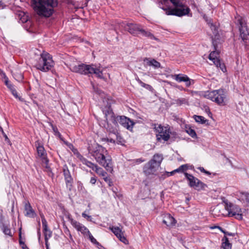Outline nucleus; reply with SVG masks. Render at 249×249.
I'll return each instance as SVG.
<instances>
[{
    "label": "nucleus",
    "instance_id": "27",
    "mask_svg": "<svg viewBox=\"0 0 249 249\" xmlns=\"http://www.w3.org/2000/svg\"><path fill=\"white\" fill-rule=\"evenodd\" d=\"M221 248L222 249H231L232 245L226 236H224L222 239Z\"/></svg>",
    "mask_w": 249,
    "mask_h": 249
},
{
    "label": "nucleus",
    "instance_id": "56",
    "mask_svg": "<svg viewBox=\"0 0 249 249\" xmlns=\"http://www.w3.org/2000/svg\"><path fill=\"white\" fill-rule=\"evenodd\" d=\"M75 149L74 148L72 150V151H73L74 154H75V153H76V151H75Z\"/></svg>",
    "mask_w": 249,
    "mask_h": 249
},
{
    "label": "nucleus",
    "instance_id": "34",
    "mask_svg": "<svg viewBox=\"0 0 249 249\" xmlns=\"http://www.w3.org/2000/svg\"><path fill=\"white\" fill-rule=\"evenodd\" d=\"M188 169L187 164H183L179 166L178 169L175 170L173 172H171V174H172L174 172H184V171L187 170Z\"/></svg>",
    "mask_w": 249,
    "mask_h": 249
},
{
    "label": "nucleus",
    "instance_id": "29",
    "mask_svg": "<svg viewBox=\"0 0 249 249\" xmlns=\"http://www.w3.org/2000/svg\"><path fill=\"white\" fill-rule=\"evenodd\" d=\"M140 33L145 37H147L151 39L157 40V38L150 31H146L141 28Z\"/></svg>",
    "mask_w": 249,
    "mask_h": 249
},
{
    "label": "nucleus",
    "instance_id": "16",
    "mask_svg": "<svg viewBox=\"0 0 249 249\" xmlns=\"http://www.w3.org/2000/svg\"><path fill=\"white\" fill-rule=\"evenodd\" d=\"M109 229L113 232L119 240L124 244H127L128 241L124 235V232L120 228L118 227H109Z\"/></svg>",
    "mask_w": 249,
    "mask_h": 249
},
{
    "label": "nucleus",
    "instance_id": "9",
    "mask_svg": "<svg viewBox=\"0 0 249 249\" xmlns=\"http://www.w3.org/2000/svg\"><path fill=\"white\" fill-rule=\"evenodd\" d=\"M225 208L228 211L230 216H235L237 219H242V210L238 206L231 203L225 202Z\"/></svg>",
    "mask_w": 249,
    "mask_h": 249
},
{
    "label": "nucleus",
    "instance_id": "13",
    "mask_svg": "<svg viewBox=\"0 0 249 249\" xmlns=\"http://www.w3.org/2000/svg\"><path fill=\"white\" fill-rule=\"evenodd\" d=\"M219 57V52L216 50L212 52L209 55V59L213 62V64L217 67H220L221 70L224 71L226 68L223 65H221Z\"/></svg>",
    "mask_w": 249,
    "mask_h": 249
},
{
    "label": "nucleus",
    "instance_id": "57",
    "mask_svg": "<svg viewBox=\"0 0 249 249\" xmlns=\"http://www.w3.org/2000/svg\"><path fill=\"white\" fill-rule=\"evenodd\" d=\"M38 239L39 240L40 239V232H38Z\"/></svg>",
    "mask_w": 249,
    "mask_h": 249
},
{
    "label": "nucleus",
    "instance_id": "18",
    "mask_svg": "<svg viewBox=\"0 0 249 249\" xmlns=\"http://www.w3.org/2000/svg\"><path fill=\"white\" fill-rule=\"evenodd\" d=\"M40 215L41 218L45 240H48L52 236V231L48 229L47 226V222L45 218L44 215L42 213H40Z\"/></svg>",
    "mask_w": 249,
    "mask_h": 249
},
{
    "label": "nucleus",
    "instance_id": "7",
    "mask_svg": "<svg viewBox=\"0 0 249 249\" xmlns=\"http://www.w3.org/2000/svg\"><path fill=\"white\" fill-rule=\"evenodd\" d=\"M155 128L156 131L157 139L159 141H167L172 134L169 126H164L159 125L158 126L155 127Z\"/></svg>",
    "mask_w": 249,
    "mask_h": 249
},
{
    "label": "nucleus",
    "instance_id": "43",
    "mask_svg": "<svg viewBox=\"0 0 249 249\" xmlns=\"http://www.w3.org/2000/svg\"><path fill=\"white\" fill-rule=\"evenodd\" d=\"M12 94L16 97V98H18V93H17V92L16 90V89L15 88L14 89H12V90H11Z\"/></svg>",
    "mask_w": 249,
    "mask_h": 249
},
{
    "label": "nucleus",
    "instance_id": "4",
    "mask_svg": "<svg viewBox=\"0 0 249 249\" xmlns=\"http://www.w3.org/2000/svg\"><path fill=\"white\" fill-rule=\"evenodd\" d=\"M203 96L220 106H225L227 103L226 93L222 89L212 91H207L204 93Z\"/></svg>",
    "mask_w": 249,
    "mask_h": 249
},
{
    "label": "nucleus",
    "instance_id": "21",
    "mask_svg": "<svg viewBox=\"0 0 249 249\" xmlns=\"http://www.w3.org/2000/svg\"><path fill=\"white\" fill-rule=\"evenodd\" d=\"M87 166L92 169V170L94 171L98 175L102 177H105L107 174V172H105L101 167L91 161H90L89 163H88Z\"/></svg>",
    "mask_w": 249,
    "mask_h": 249
},
{
    "label": "nucleus",
    "instance_id": "30",
    "mask_svg": "<svg viewBox=\"0 0 249 249\" xmlns=\"http://www.w3.org/2000/svg\"><path fill=\"white\" fill-rule=\"evenodd\" d=\"M193 118L196 122L201 124H205L207 122V120L202 116L195 115L193 116Z\"/></svg>",
    "mask_w": 249,
    "mask_h": 249
},
{
    "label": "nucleus",
    "instance_id": "35",
    "mask_svg": "<svg viewBox=\"0 0 249 249\" xmlns=\"http://www.w3.org/2000/svg\"><path fill=\"white\" fill-rule=\"evenodd\" d=\"M186 131L192 138H195L196 136L195 131L191 127H186Z\"/></svg>",
    "mask_w": 249,
    "mask_h": 249
},
{
    "label": "nucleus",
    "instance_id": "40",
    "mask_svg": "<svg viewBox=\"0 0 249 249\" xmlns=\"http://www.w3.org/2000/svg\"><path fill=\"white\" fill-rule=\"evenodd\" d=\"M5 84L7 86V87L10 89V90H11L12 89L14 88V86L11 84L9 83L7 78L5 80Z\"/></svg>",
    "mask_w": 249,
    "mask_h": 249
},
{
    "label": "nucleus",
    "instance_id": "37",
    "mask_svg": "<svg viewBox=\"0 0 249 249\" xmlns=\"http://www.w3.org/2000/svg\"><path fill=\"white\" fill-rule=\"evenodd\" d=\"M86 236H88L90 241L93 244H96L97 245H100L99 243L97 241V240L93 237L90 231L89 233H88V234Z\"/></svg>",
    "mask_w": 249,
    "mask_h": 249
},
{
    "label": "nucleus",
    "instance_id": "24",
    "mask_svg": "<svg viewBox=\"0 0 249 249\" xmlns=\"http://www.w3.org/2000/svg\"><path fill=\"white\" fill-rule=\"evenodd\" d=\"M145 65L148 66H151L155 69H158L160 67V64L154 59L150 58H145L143 60Z\"/></svg>",
    "mask_w": 249,
    "mask_h": 249
},
{
    "label": "nucleus",
    "instance_id": "25",
    "mask_svg": "<svg viewBox=\"0 0 249 249\" xmlns=\"http://www.w3.org/2000/svg\"><path fill=\"white\" fill-rule=\"evenodd\" d=\"M25 215L29 217H35L36 215V213L32 208L29 203L25 204Z\"/></svg>",
    "mask_w": 249,
    "mask_h": 249
},
{
    "label": "nucleus",
    "instance_id": "32",
    "mask_svg": "<svg viewBox=\"0 0 249 249\" xmlns=\"http://www.w3.org/2000/svg\"><path fill=\"white\" fill-rule=\"evenodd\" d=\"M212 214L215 216H219L222 215L223 213L221 212V207L219 205H217L212 210Z\"/></svg>",
    "mask_w": 249,
    "mask_h": 249
},
{
    "label": "nucleus",
    "instance_id": "47",
    "mask_svg": "<svg viewBox=\"0 0 249 249\" xmlns=\"http://www.w3.org/2000/svg\"><path fill=\"white\" fill-rule=\"evenodd\" d=\"M227 235L233 236L234 235V233L227 232L225 236H227Z\"/></svg>",
    "mask_w": 249,
    "mask_h": 249
},
{
    "label": "nucleus",
    "instance_id": "14",
    "mask_svg": "<svg viewBox=\"0 0 249 249\" xmlns=\"http://www.w3.org/2000/svg\"><path fill=\"white\" fill-rule=\"evenodd\" d=\"M172 77L174 79L178 82H184L187 87H189L192 84H194V80L191 79L187 75L185 74L181 73L175 74L172 75Z\"/></svg>",
    "mask_w": 249,
    "mask_h": 249
},
{
    "label": "nucleus",
    "instance_id": "20",
    "mask_svg": "<svg viewBox=\"0 0 249 249\" xmlns=\"http://www.w3.org/2000/svg\"><path fill=\"white\" fill-rule=\"evenodd\" d=\"M73 224L72 226L78 231H80L84 236L88 234L89 233V230L84 225L81 224L79 222L72 221Z\"/></svg>",
    "mask_w": 249,
    "mask_h": 249
},
{
    "label": "nucleus",
    "instance_id": "41",
    "mask_svg": "<svg viewBox=\"0 0 249 249\" xmlns=\"http://www.w3.org/2000/svg\"><path fill=\"white\" fill-rule=\"evenodd\" d=\"M198 169L201 172L205 173V174L207 175H210L211 173L209 171H206L203 167H199L198 168Z\"/></svg>",
    "mask_w": 249,
    "mask_h": 249
},
{
    "label": "nucleus",
    "instance_id": "22",
    "mask_svg": "<svg viewBox=\"0 0 249 249\" xmlns=\"http://www.w3.org/2000/svg\"><path fill=\"white\" fill-rule=\"evenodd\" d=\"M162 222L168 227L174 226L176 224V220L170 214H164Z\"/></svg>",
    "mask_w": 249,
    "mask_h": 249
},
{
    "label": "nucleus",
    "instance_id": "5",
    "mask_svg": "<svg viewBox=\"0 0 249 249\" xmlns=\"http://www.w3.org/2000/svg\"><path fill=\"white\" fill-rule=\"evenodd\" d=\"M170 0L175 7L165 9L166 15L182 17L187 15L190 11L189 8L183 5L180 0Z\"/></svg>",
    "mask_w": 249,
    "mask_h": 249
},
{
    "label": "nucleus",
    "instance_id": "50",
    "mask_svg": "<svg viewBox=\"0 0 249 249\" xmlns=\"http://www.w3.org/2000/svg\"><path fill=\"white\" fill-rule=\"evenodd\" d=\"M22 248L23 249H29L25 244L22 245Z\"/></svg>",
    "mask_w": 249,
    "mask_h": 249
},
{
    "label": "nucleus",
    "instance_id": "2",
    "mask_svg": "<svg viewBox=\"0 0 249 249\" xmlns=\"http://www.w3.org/2000/svg\"><path fill=\"white\" fill-rule=\"evenodd\" d=\"M58 4L57 0H32L31 6L37 15L45 18L51 17Z\"/></svg>",
    "mask_w": 249,
    "mask_h": 249
},
{
    "label": "nucleus",
    "instance_id": "19",
    "mask_svg": "<svg viewBox=\"0 0 249 249\" xmlns=\"http://www.w3.org/2000/svg\"><path fill=\"white\" fill-rule=\"evenodd\" d=\"M158 167V165H156V164L150 160L144 166L143 171L146 175L152 174L156 171V168Z\"/></svg>",
    "mask_w": 249,
    "mask_h": 249
},
{
    "label": "nucleus",
    "instance_id": "58",
    "mask_svg": "<svg viewBox=\"0 0 249 249\" xmlns=\"http://www.w3.org/2000/svg\"><path fill=\"white\" fill-rule=\"evenodd\" d=\"M20 78H22V75L21 74L20 75Z\"/></svg>",
    "mask_w": 249,
    "mask_h": 249
},
{
    "label": "nucleus",
    "instance_id": "59",
    "mask_svg": "<svg viewBox=\"0 0 249 249\" xmlns=\"http://www.w3.org/2000/svg\"><path fill=\"white\" fill-rule=\"evenodd\" d=\"M98 93L99 94H101V92H98Z\"/></svg>",
    "mask_w": 249,
    "mask_h": 249
},
{
    "label": "nucleus",
    "instance_id": "26",
    "mask_svg": "<svg viewBox=\"0 0 249 249\" xmlns=\"http://www.w3.org/2000/svg\"><path fill=\"white\" fill-rule=\"evenodd\" d=\"M239 199L249 206V193L247 192H239L237 195Z\"/></svg>",
    "mask_w": 249,
    "mask_h": 249
},
{
    "label": "nucleus",
    "instance_id": "1",
    "mask_svg": "<svg viewBox=\"0 0 249 249\" xmlns=\"http://www.w3.org/2000/svg\"><path fill=\"white\" fill-rule=\"evenodd\" d=\"M89 151L100 165L109 172L113 171L111 158L105 147L95 143L89 147Z\"/></svg>",
    "mask_w": 249,
    "mask_h": 249
},
{
    "label": "nucleus",
    "instance_id": "39",
    "mask_svg": "<svg viewBox=\"0 0 249 249\" xmlns=\"http://www.w3.org/2000/svg\"><path fill=\"white\" fill-rule=\"evenodd\" d=\"M64 215H65L66 217L68 219V220L71 222V225L73 224L72 221H76V220H74L72 218L71 214L69 212H66L64 213Z\"/></svg>",
    "mask_w": 249,
    "mask_h": 249
},
{
    "label": "nucleus",
    "instance_id": "23",
    "mask_svg": "<svg viewBox=\"0 0 249 249\" xmlns=\"http://www.w3.org/2000/svg\"><path fill=\"white\" fill-rule=\"evenodd\" d=\"M37 152L38 156L41 159L43 162H44L46 164L48 162V160L46 157V152L44 149V147L42 145H38L36 147Z\"/></svg>",
    "mask_w": 249,
    "mask_h": 249
},
{
    "label": "nucleus",
    "instance_id": "15",
    "mask_svg": "<svg viewBox=\"0 0 249 249\" xmlns=\"http://www.w3.org/2000/svg\"><path fill=\"white\" fill-rule=\"evenodd\" d=\"M118 121L123 127L130 131L132 130L134 123L130 119L124 116H120Z\"/></svg>",
    "mask_w": 249,
    "mask_h": 249
},
{
    "label": "nucleus",
    "instance_id": "52",
    "mask_svg": "<svg viewBox=\"0 0 249 249\" xmlns=\"http://www.w3.org/2000/svg\"><path fill=\"white\" fill-rule=\"evenodd\" d=\"M19 239H22L21 238V229H20L19 230Z\"/></svg>",
    "mask_w": 249,
    "mask_h": 249
},
{
    "label": "nucleus",
    "instance_id": "36",
    "mask_svg": "<svg viewBox=\"0 0 249 249\" xmlns=\"http://www.w3.org/2000/svg\"><path fill=\"white\" fill-rule=\"evenodd\" d=\"M136 80L142 87L146 89H150L151 88V86L150 85L145 84L144 83L142 82L139 78H137Z\"/></svg>",
    "mask_w": 249,
    "mask_h": 249
},
{
    "label": "nucleus",
    "instance_id": "49",
    "mask_svg": "<svg viewBox=\"0 0 249 249\" xmlns=\"http://www.w3.org/2000/svg\"><path fill=\"white\" fill-rule=\"evenodd\" d=\"M45 245H46V249H49L48 240H45Z\"/></svg>",
    "mask_w": 249,
    "mask_h": 249
},
{
    "label": "nucleus",
    "instance_id": "31",
    "mask_svg": "<svg viewBox=\"0 0 249 249\" xmlns=\"http://www.w3.org/2000/svg\"><path fill=\"white\" fill-rule=\"evenodd\" d=\"M76 151L75 155L76 157L81 160V161L85 165L87 166L88 165V163H89L90 161L84 158L77 151V149H75Z\"/></svg>",
    "mask_w": 249,
    "mask_h": 249
},
{
    "label": "nucleus",
    "instance_id": "6",
    "mask_svg": "<svg viewBox=\"0 0 249 249\" xmlns=\"http://www.w3.org/2000/svg\"><path fill=\"white\" fill-rule=\"evenodd\" d=\"M54 66V61L52 56L47 52H43L40 55L38 61L35 64V67L42 71H47Z\"/></svg>",
    "mask_w": 249,
    "mask_h": 249
},
{
    "label": "nucleus",
    "instance_id": "8",
    "mask_svg": "<svg viewBox=\"0 0 249 249\" xmlns=\"http://www.w3.org/2000/svg\"><path fill=\"white\" fill-rule=\"evenodd\" d=\"M240 25V36L246 45L249 44V29L247 25V22L242 18L238 19Z\"/></svg>",
    "mask_w": 249,
    "mask_h": 249
},
{
    "label": "nucleus",
    "instance_id": "53",
    "mask_svg": "<svg viewBox=\"0 0 249 249\" xmlns=\"http://www.w3.org/2000/svg\"><path fill=\"white\" fill-rule=\"evenodd\" d=\"M104 177V179L105 181L107 182L108 180V179L107 177H106V176L105 177Z\"/></svg>",
    "mask_w": 249,
    "mask_h": 249
},
{
    "label": "nucleus",
    "instance_id": "12",
    "mask_svg": "<svg viewBox=\"0 0 249 249\" xmlns=\"http://www.w3.org/2000/svg\"><path fill=\"white\" fill-rule=\"evenodd\" d=\"M121 25L126 31L134 36H136L142 28L140 25L132 23H123Z\"/></svg>",
    "mask_w": 249,
    "mask_h": 249
},
{
    "label": "nucleus",
    "instance_id": "51",
    "mask_svg": "<svg viewBox=\"0 0 249 249\" xmlns=\"http://www.w3.org/2000/svg\"><path fill=\"white\" fill-rule=\"evenodd\" d=\"M0 6L4 7V3L1 0H0Z\"/></svg>",
    "mask_w": 249,
    "mask_h": 249
},
{
    "label": "nucleus",
    "instance_id": "11",
    "mask_svg": "<svg viewBox=\"0 0 249 249\" xmlns=\"http://www.w3.org/2000/svg\"><path fill=\"white\" fill-rule=\"evenodd\" d=\"M63 173L66 187L69 191H71L73 186V179L67 165L63 166Z\"/></svg>",
    "mask_w": 249,
    "mask_h": 249
},
{
    "label": "nucleus",
    "instance_id": "45",
    "mask_svg": "<svg viewBox=\"0 0 249 249\" xmlns=\"http://www.w3.org/2000/svg\"><path fill=\"white\" fill-rule=\"evenodd\" d=\"M96 182V178L95 177L91 178L90 179V183L92 184H95Z\"/></svg>",
    "mask_w": 249,
    "mask_h": 249
},
{
    "label": "nucleus",
    "instance_id": "38",
    "mask_svg": "<svg viewBox=\"0 0 249 249\" xmlns=\"http://www.w3.org/2000/svg\"><path fill=\"white\" fill-rule=\"evenodd\" d=\"M176 102L177 104L181 105L182 104H187L188 103V101L185 98H179L176 100Z\"/></svg>",
    "mask_w": 249,
    "mask_h": 249
},
{
    "label": "nucleus",
    "instance_id": "46",
    "mask_svg": "<svg viewBox=\"0 0 249 249\" xmlns=\"http://www.w3.org/2000/svg\"><path fill=\"white\" fill-rule=\"evenodd\" d=\"M212 229H214V228H218V229H219L222 232H223L225 235L226 234L227 231H224L223 230L222 228H221L219 226H214V227H212Z\"/></svg>",
    "mask_w": 249,
    "mask_h": 249
},
{
    "label": "nucleus",
    "instance_id": "10",
    "mask_svg": "<svg viewBox=\"0 0 249 249\" xmlns=\"http://www.w3.org/2000/svg\"><path fill=\"white\" fill-rule=\"evenodd\" d=\"M184 175L188 181L189 186L196 190H199L203 189L206 186L198 178L191 174L187 173H184Z\"/></svg>",
    "mask_w": 249,
    "mask_h": 249
},
{
    "label": "nucleus",
    "instance_id": "55",
    "mask_svg": "<svg viewBox=\"0 0 249 249\" xmlns=\"http://www.w3.org/2000/svg\"><path fill=\"white\" fill-rule=\"evenodd\" d=\"M137 162H143L144 160L141 159H137Z\"/></svg>",
    "mask_w": 249,
    "mask_h": 249
},
{
    "label": "nucleus",
    "instance_id": "33",
    "mask_svg": "<svg viewBox=\"0 0 249 249\" xmlns=\"http://www.w3.org/2000/svg\"><path fill=\"white\" fill-rule=\"evenodd\" d=\"M1 230L3 231V232L7 235H9L10 236H12V234L11 231L10 229L8 227V226L6 225H3L2 227L1 228Z\"/></svg>",
    "mask_w": 249,
    "mask_h": 249
},
{
    "label": "nucleus",
    "instance_id": "42",
    "mask_svg": "<svg viewBox=\"0 0 249 249\" xmlns=\"http://www.w3.org/2000/svg\"><path fill=\"white\" fill-rule=\"evenodd\" d=\"M82 215L83 217L86 218L87 220L91 221V216L87 215L85 212L82 213Z\"/></svg>",
    "mask_w": 249,
    "mask_h": 249
},
{
    "label": "nucleus",
    "instance_id": "48",
    "mask_svg": "<svg viewBox=\"0 0 249 249\" xmlns=\"http://www.w3.org/2000/svg\"><path fill=\"white\" fill-rule=\"evenodd\" d=\"M19 243L21 246L25 244L24 241L22 239H19Z\"/></svg>",
    "mask_w": 249,
    "mask_h": 249
},
{
    "label": "nucleus",
    "instance_id": "54",
    "mask_svg": "<svg viewBox=\"0 0 249 249\" xmlns=\"http://www.w3.org/2000/svg\"><path fill=\"white\" fill-rule=\"evenodd\" d=\"M107 141L110 142L115 143V141L113 139H110L109 140L107 139Z\"/></svg>",
    "mask_w": 249,
    "mask_h": 249
},
{
    "label": "nucleus",
    "instance_id": "44",
    "mask_svg": "<svg viewBox=\"0 0 249 249\" xmlns=\"http://www.w3.org/2000/svg\"><path fill=\"white\" fill-rule=\"evenodd\" d=\"M20 20L21 21H22V22L24 23V22H26L28 21V17L26 15H24L21 18H20Z\"/></svg>",
    "mask_w": 249,
    "mask_h": 249
},
{
    "label": "nucleus",
    "instance_id": "28",
    "mask_svg": "<svg viewBox=\"0 0 249 249\" xmlns=\"http://www.w3.org/2000/svg\"><path fill=\"white\" fill-rule=\"evenodd\" d=\"M163 160V157L161 155L155 154L154 155L153 159L151 160L156 165L159 166Z\"/></svg>",
    "mask_w": 249,
    "mask_h": 249
},
{
    "label": "nucleus",
    "instance_id": "17",
    "mask_svg": "<svg viewBox=\"0 0 249 249\" xmlns=\"http://www.w3.org/2000/svg\"><path fill=\"white\" fill-rule=\"evenodd\" d=\"M102 110L104 113L106 119V121L108 123L109 121H114V114L110 108V104L107 103V106L103 107Z\"/></svg>",
    "mask_w": 249,
    "mask_h": 249
},
{
    "label": "nucleus",
    "instance_id": "3",
    "mask_svg": "<svg viewBox=\"0 0 249 249\" xmlns=\"http://www.w3.org/2000/svg\"><path fill=\"white\" fill-rule=\"evenodd\" d=\"M70 69L72 72L81 74H95L98 77L103 78L102 71L100 66L96 67L94 65L81 64L78 65H70Z\"/></svg>",
    "mask_w": 249,
    "mask_h": 249
}]
</instances>
